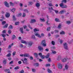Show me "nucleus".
<instances>
[{"label": "nucleus", "mask_w": 73, "mask_h": 73, "mask_svg": "<svg viewBox=\"0 0 73 73\" xmlns=\"http://www.w3.org/2000/svg\"><path fill=\"white\" fill-rule=\"evenodd\" d=\"M20 67L19 66H17L14 69L16 70L17 69H19Z\"/></svg>", "instance_id": "7c9ffc66"}, {"label": "nucleus", "mask_w": 73, "mask_h": 73, "mask_svg": "<svg viewBox=\"0 0 73 73\" xmlns=\"http://www.w3.org/2000/svg\"><path fill=\"white\" fill-rule=\"evenodd\" d=\"M34 65L35 66H38L39 64L38 63H36L34 64Z\"/></svg>", "instance_id": "412c9836"}, {"label": "nucleus", "mask_w": 73, "mask_h": 73, "mask_svg": "<svg viewBox=\"0 0 73 73\" xmlns=\"http://www.w3.org/2000/svg\"><path fill=\"white\" fill-rule=\"evenodd\" d=\"M13 29V26L12 25H10L9 26V27L8 28L9 29Z\"/></svg>", "instance_id": "393cba45"}, {"label": "nucleus", "mask_w": 73, "mask_h": 73, "mask_svg": "<svg viewBox=\"0 0 73 73\" xmlns=\"http://www.w3.org/2000/svg\"><path fill=\"white\" fill-rule=\"evenodd\" d=\"M22 14L21 13H19L17 16V17H20L21 16Z\"/></svg>", "instance_id": "79ce46f5"}, {"label": "nucleus", "mask_w": 73, "mask_h": 73, "mask_svg": "<svg viewBox=\"0 0 73 73\" xmlns=\"http://www.w3.org/2000/svg\"><path fill=\"white\" fill-rule=\"evenodd\" d=\"M58 28H59V29H60L61 28V24H59L58 25Z\"/></svg>", "instance_id": "ea45409f"}, {"label": "nucleus", "mask_w": 73, "mask_h": 73, "mask_svg": "<svg viewBox=\"0 0 73 73\" xmlns=\"http://www.w3.org/2000/svg\"><path fill=\"white\" fill-rule=\"evenodd\" d=\"M64 12L65 13L66 12V10H63L60 11L59 12V13L60 15H62V14H63V13H64Z\"/></svg>", "instance_id": "39448f33"}, {"label": "nucleus", "mask_w": 73, "mask_h": 73, "mask_svg": "<svg viewBox=\"0 0 73 73\" xmlns=\"http://www.w3.org/2000/svg\"><path fill=\"white\" fill-rule=\"evenodd\" d=\"M63 46L64 47V49H66V50H68V44L66 43H65L63 44Z\"/></svg>", "instance_id": "7ed1b4c3"}, {"label": "nucleus", "mask_w": 73, "mask_h": 73, "mask_svg": "<svg viewBox=\"0 0 73 73\" xmlns=\"http://www.w3.org/2000/svg\"><path fill=\"white\" fill-rule=\"evenodd\" d=\"M11 11H12V12H15V9L14 8L12 9L11 10Z\"/></svg>", "instance_id": "0e129e2a"}, {"label": "nucleus", "mask_w": 73, "mask_h": 73, "mask_svg": "<svg viewBox=\"0 0 73 73\" xmlns=\"http://www.w3.org/2000/svg\"><path fill=\"white\" fill-rule=\"evenodd\" d=\"M5 5L6 7H9V3H8L7 1L5 2Z\"/></svg>", "instance_id": "1a4fd4ad"}, {"label": "nucleus", "mask_w": 73, "mask_h": 73, "mask_svg": "<svg viewBox=\"0 0 73 73\" xmlns=\"http://www.w3.org/2000/svg\"><path fill=\"white\" fill-rule=\"evenodd\" d=\"M60 6L62 8H67V5H64L63 3H61L60 4Z\"/></svg>", "instance_id": "f03ea898"}, {"label": "nucleus", "mask_w": 73, "mask_h": 73, "mask_svg": "<svg viewBox=\"0 0 73 73\" xmlns=\"http://www.w3.org/2000/svg\"><path fill=\"white\" fill-rule=\"evenodd\" d=\"M8 24H7L3 27L4 28H7L8 27Z\"/></svg>", "instance_id": "72a5a7b5"}, {"label": "nucleus", "mask_w": 73, "mask_h": 73, "mask_svg": "<svg viewBox=\"0 0 73 73\" xmlns=\"http://www.w3.org/2000/svg\"><path fill=\"white\" fill-rule=\"evenodd\" d=\"M47 72L49 73H52V71L51 70H50L49 69H47Z\"/></svg>", "instance_id": "473e14b6"}, {"label": "nucleus", "mask_w": 73, "mask_h": 73, "mask_svg": "<svg viewBox=\"0 0 73 73\" xmlns=\"http://www.w3.org/2000/svg\"><path fill=\"white\" fill-rule=\"evenodd\" d=\"M61 56L60 55H59L58 57V58L57 59V60L58 61H60V60H61Z\"/></svg>", "instance_id": "4468645a"}, {"label": "nucleus", "mask_w": 73, "mask_h": 73, "mask_svg": "<svg viewBox=\"0 0 73 73\" xmlns=\"http://www.w3.org/2000/svg\"><path fill=\"white\" fill-rule=\"evenodd\" d=\"M34 55L35 57H38V54L36 53H34Z\"/></svg>", "instance_id": "bb28decb"}, {"label": "nucleus", "mask_w": 73, "mask_h": 73, "mask_svg": "<svg viewBox=\"0 0 73 73\" xmlns=\"http://www.w3.org/2000/svg\"><path fill=\"white\" fill-rule=\"evenodd\" d=\"M50 27H47V31H50Z\"/></svg>", "instance_id": "4c0bfd02"}, {"label": "nucleus", "mask_w": 73, "mask_h": 73, "mask_svg": "<svg viewBox=\"0 0 73 73\" xmlns=\"http://www.w3.org/2000/svg\"><path fill=\"white\" fill-rule=\"evenodd\" d=\"M51 48L52 49H56V47L55 46H53L51 47Z\"/></svg>", "instance_id": "864d4df0"}, {"label": "nucleus", "mask_w": 73, "mask_h": 73, "mask_svg": "<svg viewBox=\"0 0 73 73\" xmlns=\"http://www.w3.org/2000/svg\"><path fill=\"white\" fill-rule=\"evenodd\" d=\"M2 25H4V24H5L6 23V21H3L2 22Z\"/></svg>", "instance_id": "09e8293b"}, {"label": "nucleus", "mask_w": 73, "mask_h": 73, "mask_svg": "<svg viewBox=\"0 0 73 73\" xmlns=\"http://www.w3.org/2000/svg\"><path fill=\"white\" fill-rule=\"evenodd\" d=\"M2 33L3 34L6 33V30H3L2 31Z\"/></svg>", "instance_id": "5fc2aeb1"}, {"label": "nucleus", "mask_w": 73, "mask_h": 73, "mask_svg": "<svg viewBox=\"0 0 73 73\" xmlns=\"http://www.w3.org/2000/svg\"><path fill=\"white\" fill-rule=\"evenodd\" d=\"M50 64H46V67H47V66H50Z\"/></svg>", "instance_id": "69168bd1"}, {"label": "nucleus", "mask_w": 73, "mask_h": 73, "mask_svg": "<svg viewBox=\"0 0 73 73\" xmlns=\"http://www.w3.org/2000/svg\"><path fill=\"white\" fill-rule=\"evenodd\" d=\"M72 23L71 21H66V23H67V24H70Z\"/></svg>", "instance_id": "c85d7f7f"}, {"label": "nucleus", "mask_w": 73, "mask_h": 73, "mask_svg": "<svg viewBox=\"0 0 73 73\" xmlns=\"http://www.w3.org/2000/svg\"><path fill=\"white\" fill-rule=\"evenodd\" d=\"M38 31H39V30H38L36 28H35V29H34V32H37Z\"/></svg>", "instance_id": "c756f323"}, {"label": "nucleus", "mask_w": 73, "mask_h": 73, "mask_svg": "<svg viewBox=\"0 0 73 73\" xmlns=\"http://www.w3.org/2000/svg\"><path fill=\"white\" fill-rule=\"evenodd\" d=\"M19 30L21 33L22 34H23V33H24V30L23 29V28H20Z\"/></svg>", "instance_id": "423d86ee"}, {"label": "nucleus", "mask_w": 73, "mask_h": 73, "mask_svg": "<svg viewBox=\"0 0 73 73\" xmlns=\"http://www.w3.org/2000/svg\"><path fill=\"white\" fill-rule=\"evenodd\" d=\"M1 36L2 37H3L4 38H5V37L6 36V35L4 34H2L1 35Z\"/></svg>", "instance_id": "58836bf2"}, {"label": "nucleus", "mask_w": 73, "mask_h": 73, "mask_svg": "<svg viewBox=\"0 0 73 73\" xmlns=\"http://www.w3.org/2000/svg\"><path fill=\"white\" fill-rule=\"evenodd\" d=\"M40 20L41 21H45V19H40Z\"/></svg>", "instance_id": "4d7b16f0"}, {"label": "nucleus", "mask_w": 73, "mask_h": 73, "mask_svg": "<svg viewBox=\"0 0 73 73\" xmlns=\"http://www.w3.org/2000/svg\"><path fill=\"white\" fill-rule=\"evenodd\" d=\"M24 12H26V13H29V11H28V10L27 9L24 10Z\"/></svg>", "instance_id": "a18cd8bd"}, {"label": "nucleus", "mask_w": 73, "mask_h": 73, "mask_svg": "<svg viewBox=\"0 0 73 73\" xmlns=\"http://www.w3.org/2000/svg\"><path fill=\"white\" fill-rule=\"evenodd\" d=\"M13 21H15V20H16V18L15 17V15L13 16Z\"/></svg>", "instance_id": "2f4dec72"}, {"label": "nucleus", "mask_w": 73, "mask_h": 73, "mask_svg": "<svg viewBox=\"0 0 73 73\" xmlns=\"http://www.w3.org/2000/svg\"><path fill=\"white\" fill-rule=\"evenodd\" d=\"M28 3L30 5H32L33 4L32 2H28Z\"/></svg>", "instance_id": "a19ab883"}, {"label": "nucleus", "mask_w": 73, "mask_h": 73, "mask_svg": "<svg viewBox=\"0 0 73 73\" xmlns=\"http://www.w3.org/2000/svg\"><path fill=\"white\" fill-rule=\"evenodd\" d=\"M36 21L35 19H31L30 23L32 24L34 23H36Z\"/></svg>", "instance_id": "f8f14e48"}, {"label": "nucleus", "mask_w": 73, "mask_h": 73, "mask_svg": "<svg viewBox=\"0 0 73 73\" xmlns=\"http://www.w3.org/2000/svg\"><path fill=\"white\" fill-rule=\"evenodd\" d=\"M62 3L64 2L65 3H66V0H62Z\"/></svg>", "instance_id": "13d9d810"}, {"label": "nucleus", "mask_w": 73, "mask_h": 73, "mask_svg": "<svg viewBox=\"0 0 73 73\" xmlns=\"http://www.w3.org/2000/svg\"><path fill=\"white\" fill-rule=\"evenodd\" d=\"M10 5H11V6H13L14 5H15V4L14 3H13L12 2H10Z\"/></svg>", "instance_id": "f704fd0d"}, {"label": "nucleus", "mask_w": 73, "mask_h": 73, "mask_svg": "<svg viewBox=\"0 0 73 73\" xmlns=\"http://www.w3.org/2000/svg\"><path fill=\"white\" fill-rule=\"evenodd\" d=\"M62 61L63 62H65L66 61V58H64L62 59Z\"/></svg>", "instance_id": "aec40b11"}, {"label": "nucleus", "mask_w": 73, "mask_h": 73, "mask_svg": "<svg viewBox=\"0 0 73 73\" xmlns=\"http://www.w3.org/2000/svg\"><path fill=\"white\" fill-rule=\"evenodd\" d=\"M23 15H22L23 17H24L26 16V14L24 13H23Z\"/></svg>", "instance_id": "c03bdc74"}, {"label": "nucleus", "mask_w": 73, "mask_h": 73, "mask_svg": "<svg viewBox=\"0 0 73 73\" xmlns=\"http://www.w3.org/2000/svg\"><path fill=\"white\" fill-rule=\"evenodd\" d=\"M40 56V57L42 55L41 53H39L38 54Z\"/></svg>", "instance_id": "e2e57ef3"}, {"label": "nucleus", "mask_w": 73, "mask_h": 73, "mask_svg": "<svg viewBox=\"0 0 73 73\" xmlns=\"http://www.w3.org/2000/svg\"><path fill=\"white\" fill-rule=\"evenodd\" d=\"M31 38L33 40H34V39H36V37H35V36L33 35H32L31 36Z\"/></svg>", "instance_id": "f3484780"}, {"label": "nucleus", "mask_w": 73, "mask_h": 73, "mask_svg": "<svg viewBox=\"0 0 73 73\" xmlns=\"http://www.w3.org/2000/svg\"><path fill=\"white\" fill-rule=\"evenodd\" d=\"M52 66L53 69H55V65L54 64H53Z\"/></svg>", "instance_id": "338daca9"}, {"label": "nucleus", "mask_w": 73, "mask_h": 73, "mask_svg": "<svg viewBox=\"0 0 73 73\" xmlns=\"http://www.w3.org/2000/svg\"><path fill=\"white\" fill-rule=\"evenodd\" d=\"M40 57L42 59H44L45 57V55H42Z\"/></svg>", "instance_id": "c9c22d12"}, {"label": "nucleus", "mask_w": 73, "mask_h": 73, "mask_svg": "<svg viewBox=\"0 0 73 73\" xmlns=\"http://www.w3.org/2000/svg\"><path fill=\"white\" fill-rule=\"evenodd\" d=\"M11 56V53H9L7 55V57H10Z\"/></svg>", "instance_id": "49530a36"}, {"label": "nucleus", "mask_w": 73, "mask_h": 73, "mask_svg": "<svg viewBox=\"0 0 73 73\" xmlns=\"http://www.w3.org/2000/svg\"><path fill=\"white\" fill-rule=\"evenodd\" d=\"M24 57H30V55L29 54L25 53L24 54Z\"/></svg>", "instance_id": "9d476101"}, {"label": "nucleus", "mask_w": 73, "mask_h": 73, "mask_svg": "<svg viewBox=\"0 0 73 73\" xmlns=\"http://www.w3.org/2000/svg\"><path fill=\"white\" fill-rule=\"evenodd\" d=\"M19 22H16L15 23V25H19Z\"/></svg>", "instance_id": "37998d69"}, {"label": "nucleus", "mask_w": 73, "mask_h": 73, "mask_svg": "<svg viewBox=\"0 0 73 73\" xmlns=\"http://www.w3.org/2000/svg\"><path fill=\"white\" fill-rule=\"evenodd\" d=\"M36 6L38 9H39V7H40V3H36Z\"/></svg>", "instance_id": "ddd939ff"}, {"label": "nucleus", "mask_w": 73, "mask_h": 73, "mask_svg": "<svg viewBox=\"0 0 73 73\" xmlns=\"http://www.w3.org/2000/svg\"><path fill=\"white\" fill-rule=\"evenodd\" d=\"M24 73V70L22 69L20 72V73Z\"/></svg>", "instance_id": "603ef678"}, {"label": "nucleus", "mask_w": 73, "mask_h": 73, "mask_svg": "<svg viewBox=\"0 0 73 73\" xmlns=\"http://www.w3.org/2000/svg\"><path fill=\"white\" fill-rule=\"evenodd\" d=\"M38 49L39 51H42L43 50V48H42L41 46H39L38 47Z\"/></svg>", "instance_id": "2eb2a0df"}, {"label": "nucleus", "mask_w": 73, "mask_h": 73, "mask_svg": "<svg viewBox=\"0 0 73 73\" xmlns=\"http://www.w3.org/2000/svg\"><path fill=\"white\" fill-rule=\"evenodd\" d=\"M21 61H22L23 62V64H27V65H28L29 64V63H28V61H24V60L23 59H21Z\"/></svg>", "instance_id": "9b49d317"}, {"label": "nucleus", "mask_w": 73, "mask_h": 73, "mask_svg": "<svg viewBox=\"0 0 73 73\" xmlns=\"http://www.w3.org/2000/svg\"><path fill=\"white\" fill-rule=\"evenodd\" d=\"M52 44L53 45H55V42H54V41H52Z\"/></svg>", "instance_id": "6e6d98bb"}, {"label": "nucleus", "mask_w": 73, "mask_h": 73, "mask_svg": "<svg viewBox=\"0 0 73 73\" xmlns=\"http://www.w3.org/2000/svg\"><path fill=\"white\" fill-rule=\"evenodd\" d=\"M5 16L6 17L8 18L10 16V14L8 13L6 14Z\"/></svg>", "instance_id": "4be33fe9"}, {"label": "nucleus", "mask_w": 73, "mask_h": 73, "mask_svg": "<svg viewBox=\"0 0 73 73\" xmlns=\"http://www.w3.org/2000/svg\"><path fill=\"white\" fill-rule=\"evenodd\" d=\"M30 60H32L33 59V57L32 56H30Z\"/></svg>", "instance_id": "774afa93"}, {"label": "nucleus", "mask_w": 73, "mask_h": 73, "mask_svg": "<svg viewBox=\"0 0 73 73\" xmlns=\"http://www.w3.org/2000/svg\"><path fill=\"white\" fill-rule=\"evenodd\" d=\"M60 35H65V32L64 31H61L60 33Z\"/></svg>", "instance_id": "cd10ccee"}, {"label": "nucleus", "mask_w": 73, "mask_h": 73, "mask_svg": "<svg viewBox=\"0 0 73 73\" xmlns=\"http://www.w3.org/2000/svg\"><path fill=\"white\" fill-rule=\"evenodd\" d=\"M21 42L22 43H23V44H28L27 42L24 41V40H21Z\"/></svg>", "instance_id": "a211bd4d"}, {"label": "nucleus", "mask_w": 73, "mask_h": 73, "mask_svg": "<svg viewBox=\"0 0 73 73\" xmlns=\"http://www.w3.org/2000/svg\"><path fill=\"white\" fill-rule=\"evenodd\" d=\"M54 12H55V13H56V14H57V13H58V11L57 10H54Z\"/></svg>", "instance_id": "de8ad7c7"}, {"label": "nucleus", "mask_w": 73, "mask_h": 73, "mask_svg": "<svg viewBox=\"0 0 73 73\" xmlns=\"http://www.w3.org/2000/svg\"><path fill=\"white\" fill-rule=\"evenodd\" d=\"M52 53H53V54H56V52L55 51L53 50H52Z\"/></svg>", "instance_id": "bf43d9fd"}, {"label": "nucleus", "mask_w": 73, "mask_h": 73, "mask_svg": "<svg viewBox=\"0 0 73 73\" xmlns=\"http://www.w3.org/2000/svg\"><path fill=\"white\" fill-rule=\"evenodd\" d=\"M12 32V31L10 30H9L8 31V33L9 34H11Z\"/></svg>", "instance_id": "8fccbe9b"}, {"label": "nucleus", "mask_w": 73, "mask_h": 73, "mask_svg": "<svg viewBox=\"0 0 73 73\" xmlns=\"http://www.w3.org/2000/svg\"><path fill=\"white\" fill-rule=\"evenodd\" d=\"M62 64L60 63H59L58 65V68L60 69H62Z\"/></svg>", "instance_id": "6e6552de"}, {"label": "nucleus", "mask_w": 73, "mask_h": 73, "mask_svg": "<svg viewBox=\"0 0 73 73\" xmlns=\"http://www.w3.org/2000/svg\"><path fill=\"white\" fill-rule=\"evenodd\" d=\"M13 43H12L11 44L9 45L8 47V49H11L12 46H13Z\"/></svg>", "instance_id": "6ab92c4d"}, {"label": "nucleus", "mask_w": 73, "mask_h": 73, "mask_svg": "<svg viewBox=\"0 0 73 73\" xmlns=\"http://www.w3.org/2000/svg\"><path fill=\"white\" fill-rule=\"evenodd\" d=\"M3 63L4 65H5L7 63V61L6 60H4L3 62Z\"/></svg>", "instance_id": "e433bc0d"}, {"label": "nucleus", "mask_w": 73, "mask_h": 73, "mask_svg": "<svg viewBox=\"0 0 73 73\" xmlns=\"http://www.w3.org/2000/svg\"><path fill=\"white\" fill-rule=\"evenodd\" d=\"M68 67H69V66H68V65L67 64H66L65 66V68H66V70H68Z\"/></svg>", "instance_id": "a878e982"}, {"label": "nucleus", "mask_w": 73, "mask_h": 73, "mask_svg": "<svg viewBox=\"0 0 73 73\" xmlns=\"http://www.w3.org/2000/svg\"><path fill=\"white\" fill-rule=\"evenodd\" d=\"M50 56V55L49 54H48L46 56H45V57L46 58H49V57Z\"/></svg>", "instance_id": "5701e85b"}, {"label": "nucleus", "mask_w": 73, "mask_h": 73, "mask_svg": "<svg viewBox=\"0 0 73 73\" xmlns=\"http://www.w3.org/2000/svg\"><path fill=\"white\" fill-rule=\"evenodd\" d=\"M27 44H28V46L29 48L31 47V46H32V44H33V43L32 42L29 41V42H28L27 43Z\"/></svg>", "instance_id": "20e7f679"}, {"label": "nucleus", "mask_w": 73, "mask_h": 73, "mask_svg": "<svg viewBox=\"0 0 73 73\" xmlns=\"http://www.w3.org/2000/svg\"><path fill=\"white\" fill-rule=\"evenodd\" d=\"M41 44L44 47L46 46V42H45V40H42L41 42Z\"/></svg>", "instance_id": "f257e3e1"}, {"label": "nucleus", "mask_w": 73, "mask_h": 73, "mask_svg": "<svg viewBox=\"0 0 73 73\" xmlns=\"http://www.w3.org/2000/svg\"><path fill=\"white\" fill-rule=\"evenodd\" d=\"M16 38V36L15 35H13L12 36V40H14Z\"/></svg>", "instance_id": "b1692460"}, {"label": "nucleus", "mask_w": 73, "mask_h": 73, "mask_svg": "<svg viewBox=\"0 0 73 73\" xmlns=\"http://www.w3.org/2000/svg\"><path fill=\"white\" fill-rule=\"evenodd\" d=\"M16 51H14L13 53V55L14 56H15V55L16 54Z\"/></svg>", "instance_id": "3c124183"}, {"label": "nucleus", "mask_w": 73, "mask_h": 73, "mask_svg": "<svg viewBox=\"0 0 73 73\" xmlns=\"http://www.w3.org/2000/svg\"><path fill=\"white\" fill-rule=\"evenodd\" d=\"M32 71L33 72H36V70L35 69H32Z\"/></svg>", "instance_id": "052dcab7"}, {"label": "nucleus", "mask_w": 73, "mask_h": 73, "mask_svg": "<svg viewBox=\"0 0 73 73\" xmlns=\"http://www.w3.org/2000/svg\"><path fill=\"white\" fill-rule=\"evenodd\" d=\"M35 35L36 36H37L38 37H39V38H41V36H40V34L38 33H36L35 34Z\"/></svg>", "instance_id": "0eeeda50"}, {"label": "nucleus", "mask_w": 73, "mask_h": 73, "mask_svg": "<svg viewBox=\"0 0 73 73\" xmlns=\"http://www.w3.org/2000/svg\"><path fill=\"white\" fill-rule=\"evenodd\" d=\"M24 46L22 44H20V48H23Z\"/></svg>", "instance_id": "680f3d73"}, {"label": "nucleus", "mask_w": 73, "mask_h": 73, "mask_svg": "<svg viewBox=\"0 0 73 73\" xmlns=\"http://www.w3.org/2000/svg\"><path fill=\"white\" fill-rule=\"evenodd\" d=\"M54 20L56 22H60V19H58V18H56Z\"/></svg>", "instance_id": "dca6fc26"}]
</instances>
